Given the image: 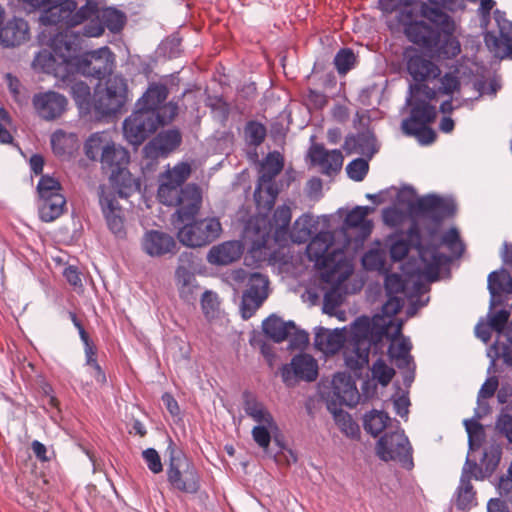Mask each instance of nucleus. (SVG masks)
I'll use <instances>...</instances> for the list:
<instances>
[{
    "mask_svg": "<svg viewBox=\"0 0 512 512\" xmlns=\"http://www.w3.org/2000/svg\"><path fill=\"white\" fill-rule=\"evenodd\" d=\"M437 7L425 6L422 15L425 21H413L405 25L407 39L419 47L431 52L439 59H453L461 52V45L455 33V22L439 7L452 9L455 0H429Z\"/></svg>",
    "mask_w": 512,
    "mask_h": 512,
    "instance_id": "1",
    "label": "nucleus"
},
{
    "mask_svg": "<svg viewBox=\"0 0 512 512\" xmlns=\"http://www.w3.org/2000/svg\"><path fill=\"white\" fill-rule=\"evenodd\" d=\"M191 172L189 163L179 162L159 175L157 198L166 206L177 207L175 215L180 223L193 219L202 203L201 189L196 184L183 186Z\"/></svg>",
    "mask_w": 512,
    "mask_h": 512,
    "instance_id": "2",
    "label": "nucleus"
},
{
    "mask_svg": "<svg viewBox=\"0 0 512 512\" xmlns=\"http://www.w3.org/2000/svg\"><path fill=\"white\" fill-rule=\"evenodd\" d=\"M76 37L68 31L59 32L51 40V50L43 49L36 56L33 64L43 72L65 78L72 72L73 52Z\"/></svg>",
    "mask_w": 512,
    "mask_h": 512,
    "instance_id": "3",
    "label": "nucleus"
},
{
    "mask_svg": "<svg viewBox=\"0 0 512 512\" xmlns=\"http://www.w3.org/2000/svg\"><path fill=\"white\" fill-rule=\"evenodd\" d=\"M169 463L166 469L167 482L172 490L187 494H196L200 487V475L189 458L171 442Z\"/></svg>",
    "mask_w": 512,
    "mask_h": 512,
    "instance_id": "4",
    "label": "nucleus"
},
{
    "mask_svg": "<svg viewBox=\"0 0 512 512\" xmlns=\"http://www.w3.org/2000/svg\"><path fill=\"white\" fill-rule=\"evenodd\" d=\"M128 102V85L121 76H113L104 88L97 87L93 95V109L102 116L120 113Z\"/></svg>",
    "mask_w": 512,
    "mask_h": 512,
    "instance_id": "5",
    "label": "nucleus"
},
{
    "mask_svg": "<svg viewBox=\"0 0 512 512\" xmlns=\"http://www.w3.org/2000/svg\"><path fill=\"white\" fill-rule=\"evenodd\" d=\"M184 226L177 232L178 240L191 248L204 247L216 239L222 233V225L217 217L203 219H191L183 223Z\"/></svg>",
    "mask_w": 512,
    "mask_h": 512,
    "instance_id": "6",
    "label": "nucleus"
},
{
    "mask_svg": "<svg viewBox=\"0 0 512 512\" xmlns=\"http://www.w3.org/2000/svg\"><path fill=\"white\" fill-rule=\"evenodd\" d=\"M376 453L383 461H398L405 469L414 466L413 449L404 431L385 433L377 442Z\"/></svg>",
    "mask_w": 512,
    "mask_h": 512,
    "instance_id": "7",
    "label": "nucleus"
},
{
    "mask_svg": "<svg viewBox=\"0 0 512 512\" xmlns=\"http://www.w3.org/2000/svg\"><path fill=\"white\" fill-rule=\"evenodd\" d=\"M159 126L160 119L157 113L136 107L123 122L124 137L128 143L138 147L154 134Z\"/></svg>",
    "mask_w": 512,
    "mask_h": 512,
    "instance_id": "8",
    "label": "nucleus"
},
{
    "mask_svg": "<svg viewBox=\"0 0 512 512\" xmlns=\"http://www.w3.org/2000/svg\"><path fill=\"white\" fill-rule=\"evenodd\" d=\"M115 56L108 47L86 52L79 57L73 56L72 71L95 79H103L112 73Z\"/></svg>",
    "mask_w": 512,
    "mask_h": 512,
    "instance_id": "9",
    "label": "nucleus"
},
{
    "mask_svg": "<svg viewBox=\"0 0 512 512\" xmlns=\"http://www.w3.org/2000/svg\"><path fill=\"white\" fill-rule=\"evenodd\" d=\"M353 348L346 356V364L351 369H361L369 362L372 339V326L368 317L357 318L352 325Z\"/></svg>",
    "mask_w": 512,
    "mask_h": 512,
    "instance_id": "10",
    "label": "nucleus"
},
{
    "mask_svg": "<svg viewBox=\"0 0 512 512\" xmlns=\"http://www.w3.org/2000/svg\"><path fill=\"white\" fill-rule=\"evenodd\" d=\"M409 209L415 216L425 217L439 224L455 214L456 205L451 199L429 194L409 203Z\"/></svg>",
    "mask_w": 512,
    "mask_h": 512,
    "instance_id": "11",
    "label": "nucleus"
},
{
    "mask_svg": "<svg viewBox=\"0 0 512 512\" xmlns=\"http://www.w3.org/2000/svg\"><path fill=\"white\" fill-rule=\"evenodd\" d=\"M403 63L415 83L428 82L441 76V69L421 50L408 46L403 51Z\"/></svg>",
    "mask_w": 512,
    "mask_h": 512,
    "instance_id": "12",
    "label": "nucleus"
},
{
    "mask_svg": "<svg viewBox=\"0 0 512 512\" xmlns=\"http://www.w3.org/2000/svg\"><path fill=\"white\" fill-rule=\"evenodd\" d=\"M268 278L259 273H250L247 288L242 295L240 311L243 319L251 318L268 297Z\"/></svg>",
    "mask_w": 512,
    "mask_h": 512,
    "instance_id": "13",
    "label": "nucleus"
},
{
    "mask_svg": "<svg viewBox=\"0 0 512 512\" xmlns=\"http://www.w3.org/2000/svg\"><path fill=\"white\" fill-rule=\"evenodd\" d=\"M281 376L286 385H291L294 378L307 382L315 381L318 377L317 361L309 354L295 355L289 364L283 365Z\"/></svg>",
    "mask_w": 512,
    "mask_h": 512,
    "instance_id": "14",
    "label": "nucleus"
},
{
    "mask_svg": "<svg viewBox=\"0 0 512 512\" xmlns=\"http://www.w3.org/2000/svg\"><path fill=\"white\" fill-rule=\"evenodd\" d=\"M331 391L327 401H335L337 405L355 407L360 399V394L352 377L344 372L334 375L331 382Z\"/></svg>",
    "mask_w": 512,
    "mask_h": 512,
    "instance_id": "15",
    "label": "nucleus"
},
{
    "mask_svg": "<svg viewBox=\"0 0 512 512\" xmlns=\"http://www.w3.org/2000/svg\"><path fill=\"white\" fill-rule=\"evenodd\" d=\"M181 142L182 135L179 130L162 131L144 146L143 155L146 159L152 161L160 157H167L180 146Z\"/></svg>",
    "mask_w": 512,
    "mask_h": 512,
    "instance_id": "16",
    "label": "nucleus"
},
{
    "mask_svg": "<svg viewBox=\"0 0 512 512\" xmlns=\"http://www.w3.org/2000/svg\"><path fill=\"white\" fill-rule=\"evenodd\" d=\"M33 106L37 114L45 120H54L66 110L67 99L54 91L35 94Z\"/></svg>",
    "mask_w": 512,
    "mask_h": 512,
    "instance_id": "17",
    "label": "nucleus"
},
{
    "mask_svg": "<svg viewBox=\"0 0 512 512\" xmlns=\"http://www.w3.org/2000/svg\"><path fill=\"white\" fill-rule=\"evenodd\" d=\"M403 322L401 320L395 322L390 320L383 325L379 331V339L386 336L392 340L388 348V355L391 359H406V355L410 354L412 345L408 339L402 337L397 342L395 340L402 335Z\"/></svg>",
    "mask_w": 512,
    "mask_h": 512,
    "instance_id": "18",
    "label": "nucleus"
},
{
    "mask_svg": "<svg viewBox=\"0 0 512 512\" xmlns=\"http://www.w3.org/2000/svg\"><path fill=\"white\" fill-rule=\"evenodd\" d=\"M407 104L411 108L410 115L402 121L401 128L430 124L435 120L437 115L436 108L426 100L410 96L407 99Z\"/></svg>",
    "mask_w": 512,
    "mask_h": 512,
    "instance_id": "19",
    "label": "nucleus"
},
{
    "mask_svg": "<svg viewBox=\"0 0 512 512\" xmlns=\"http://www.w3.org/2000/svg\"><path fill=\"white\" fill-rule=\"evenodd\" d=\"M100 205L109 230L119 238L126 235L122 208L112 194H105L100 198Z\"/></svg>",
    "mask_w": 512,
    "mask_h": 512,
    "instance_id": "20",
    "label": "nucleus"
},
{
    "mask_svg": "<svg viewBox=\"0 0 512 512\" xmlns=\"http://www.w3.org/2000/svg\"><path fill=\"white\" fill-rule=\"evenodd\" d=\"M30 38L28 22L22 18L9 20L0 29V42L4 47H16L25 43Z\"/></svg>",
    "mask_w": 512,
    "mask_h": 512,
    "instance_id": "21",
    "label": "nucleus"
},
{
    "mask_svg": "<svg viewBox=\"0 0 512 512\" xmlns=\"http://www.w3.org/2000/svg\"><path fill=\"white\" fill-rule=\"evenodd\" d=\"M142 248L148 255L159 257L167 253H175L176 242L167 233L150 230L143 237Z\"/></svg>",
    "mask_w": 512,
    "mask_h": 512,
    "instance_id": "22",
    "label": "nucleus"
},
{
    "mask_svg": "<svg viewBox=\"0 0 512 512\" xmlns=\"http://www.w3.org/2000/svg\"><path fill=\"white\" fill-rule=\"evenodd\" d=\"M343 149L348 153H360L371 159L378 152L376 137L374 133L366 129L357 135L349 134L346 136Z\"/></svg>",
    "mask_w": 512,
    "mask_h": 512,
    "instance_id": "23",
    "label": "nucleus"
},
{
    "mask_svg": "<svg viewBox=\"0 0 512 512\" xmlns=\"http://www.w3.org/2000/svg\"><path fill=\"white\" fill-rule=\"evenodd\" d=\"M487 282V288L491 296L489 308L494 309L502 304V294H512V276L506 269L501 268L491 272L488 275Z\"/></svg>",
    "mask_w": 512,
    "mask_h": 512,
    "instance_id": "24",
    "label": "nucleus"
},
{
    "mask_svg": "<svg viewBox=\"0 0 512 512\" xmlns=\"http://www.w3.org/2000/svg\"><path fill=\"white\" fill-rule=\"evenodd\" d=\"M243 409L245 414L258 424L275 426V419L266 405L258 399L251 391L245 390L242 393Z\"/></svg>",
    "mask_w": 512,
    "mask_h": 512,
    "instance_id": "25",
    "label": "nucleus"
},
{
    "mask_svg": "<svg viewBox=\"0 0 512 512\" xmlns=\"http://www.w3.org/2000/svg\"><path fill=\"white\" fill-rule=\"evenodd\" d=\"M310 155L312 161L317 163L326 175L336 173L342 168L344 158L338 149L327 151L323 145L315 144L310 150Z\"/></svg>",
    "mask_w": 512,
    "mask_h": 512,
    "instance_id": "26",
    "label": "nucleus"
},
{
    "mask_svg": "<svg viewBox=\"0 0 512 512\" xmlns=\"http://www.w3.org/2000/svg\"><path fill=\"white\" fill-rule=\"evenodd\" d=\"M129 160V152L124 147L114 142H110L109 146L106 147L100 157L102 169L109 171L110 176L127 169L126 166Z\"/></svg>",
    "mask_w": 512,
    "mask_h": 512,
    "instance_id": "27",
    "label": "nucleus"
},
{
    "mask_svg": "<svg viewBox=\"0 0 512 512\" xmlns=\"http://www.w3.org/2000/svg\"><path fill=\"white\" fill-rule=\"evenodd\" d=\"M333 244V236L330 232L321 231L311 239L307 245V256L311 261L318 265L326 267L331 260L329 249Z\"/></svg>",
    "mask_w": 512,
    "mask_h": 512,
    "instance_id": "28",
    "label": "nucleus"
},
{
    "mask_svg": "<svg viewBox=\"0 0 512 512\" xmlns=\"http://www.w3.org/2000/svg\"><path fill=\"white\" fill-rule=\"evenodd\" d=\"M374 212V208L370 206H357L353 208L345 217L343 228L358 229L359 237L364 240L372 232L373 223L367 219V216Z\"/></svg>",
    "mask_w": 512,
    "mask_h": 512,
    "instance_id": "29",
    "label": "nucleus"
},
{
    "mask_svg": "<svg viewBox=\"0 0 512 512\" xmlns=\"http://www.w3.org/2000/svg\"><path fill=\"white\" fill-rule=\"evenodd\" d=\"M46 9L40 16L43 25H61L69 28V16L77 9V3L74 0H67L61 5L44 6ZM70 34H72L68 29Z\"/></svg>",
    "mask_w": 512,
    "mask_h": 512,
    "instance_id": "30",
    "label": "nucleus"
},
{
    "mask_svg": "<svg viewBox=\"0 0 512 512\" xmlns=\"http://www.w3.org/2000/svg\"><path fill=\"white\" fill-rule=\"evenodd\" d=\"M243 253L242 244L239 241H227L213 246L207 259L211 264L228 265L238 260Z\"/></svg>",
    "mask_w": 512,
    "mask_h": 512,
    "instance_id": "31",
    "label": "nucleus"
},
{
    "mask_svg": "<svg viewBox=\"0 0 512 512\" xmlns=\"http://www.w3.org/2000/svg\"><path fill=\"white\" fill-rule=\"evenodd\" d=\"M419 256L423 263V267L418 271L419 274L430 282L438 280L440 267L447 260L446 255L440 253L437 248H421Z\"/></svg>",
    "mask_w": 512,
    "mask_h": 512,
    "instance_id": "32",
    "label": "nucleus"
},
{
    "mask_svg": "<svg viewBox=\"0 0 512 512\" xmlns=\"http://www.w3.org/2000/svg\"><path fill=\"white\" fill-rule=\"evenodd\" d=\"M345 335L341 330L333 331L320 327L315 333L314 345L325 354H335L343 347Z\"/></svg>",
    "mask_w": 512,
    "mask_h": 512,
    "instance_id": "33",
    "label": "nucleus"
},
{
    "mask_svg": "<svg viewBox=\"0 0 512 512\" xmlns=\"http://www.w3.org/2000/svg\"><path fill=\"white\" fill-rule=\"evenodd\" d=\"M168 93L166 85L152 83L142 97L138 99L136 107L141 110H152V112L157 113L158 108L167 99Z\"/></svg>",
    "mask_w": 512,
    "mask_h": 512,
    "instance_id": "34",
    "label": "nucleus"
},
{
    "mask_svg": "<svg viewBox=\"0 0 512 512\" xmlns=\"http://www.w3.org/2000/svg\"><path fill=\"white\" fill-rule=\"evenodd\" d=\"M175 279L180 298L187 303H192L199 289L195 275L186 267L179 266L175 272Z\"/></svg>",
    "mask_w": 512,
    "mask_h": 512,
    "instance_id": "35",
    "label": "nucleus"
},
{
    "mask_svg": "<svg viewBox=\"0 0 512 512\" xmlns=\"http://www.w3.org/2000/svg\"><path fill=\"white\" fill-rule=\"evenodd\" d=\"M262 328L268 338L280 343L288 338L292 329H295V323L293 321L285 322L280 317L271 315L263 321Z\"/></svg>",
    "mask_w": 512,
    "mask_h": 512,
    "instance_id": "36",
    "label": "nucleus"
},
{
    "mask_svg": "<svg viewBox=\"0 0 512 512\" xmlns=\"http://www.w3.org/2000/svg\"><path fill=\"white\" fill-rule=\"evenodd\" d=\"M278 194L279 189L275 181L262 182L261 179L257 180L254 200L258 209L270 211L274 207Z\"/></svg>",
    "mask_w": 512,
    "mask_h": 512,
    "instance_id": "37",
    "label": "nucleus"
},
{
    "mask_svg": "<svg viewBox=\"0 0 512 512\" xmlns=\"http://www.w3.org/2000/svg\"><path fill=\"white\" fill-rule=\"evenodd\" d=\"M342 405H337L335 401H327V409L333 415V419L339 429L349 437L359 435V426L353 421L349 413L341 409Z\"/></svg>",
    "mask_w": 512,
    "mask_h": 512,
    "instance_id": "38",
    "label": "nucleus"
},
{
    "mask_svg": "<svg viewBox=\"0 0 512 512\" xmlns=\"http://www.w3.org/2000/svg\"><path fill=\"white\" fill-rule=\"evenodd\" d=\"M66 205L63 195H55L50 199L39 200V216L44 222H51L60 217Z\"/></svg>",
    "mask_w": 512,
    "mask_h": 512,
    "instance_id": "39",
    "label": "nucleus"
},
{
    "mask_svg": "<svg viewBox=\"0 0 512 512\" xmlns=\"http://www.w3.org/2000/svg\"><path fill=\"white\" fill-rule=\"evenodd\" d=\"M284 159L277 151L270 152L261 164L260 175L258 179L262 182L274 181L275 177L282 171Z\"/></svg>",
    "mask_w": 512,
    "mask_h": 512,
    "instance_id": "40",
    "label": "nucleus"
},
{
    "mask_svg": "<svg viewBox=\"0 0 512 512\" xmlns=\"http://www.w3.org/2000/svg\"><path fill=\"white\" fill-rule=\"evenodd\" d=\"M110 179L116 187L117 194L121 198H128L131 194L140 189V183L127 169L110 176Z\"/></svg>",
    "mask_w": 512,
    "mask_h": 512,
    "instance_id": "41",
    "label": "nucleus"
},
{
    "mask_svg": "<svg viewBox=\"0 0 512 512\" xmlns=\"http://www.w3.org/2000/svg\"><path fill=\"white\" fill-rule=\"evenodd\" d=\"M455 505L459 510H469L476 505V491L467 479H460L456 492Z\"/></svg>",
    "mask_w": 512,
    "mask_h": 512,
    "instance_id": "42",
    "label": "nucleus"
},
{
    "mask_svg": "<svg viewBox=\"0 0 512 512\" xmlns=\"http://www.w3.org/2000/svg\"><path fill=\"white\" fill-rule=\"evenodd\" d=\"M104 29L112 33H119L126 24V15L115 8H106L99 12Z\"/></svg>",
    "mask_w": 512,
    "mask_h": 512,
    "instance_id": "43",
    "label": "nucleus"
},
{
    "mask_svg": "<svg viewBox=\"0 0 512 512\" xmlns=\"http://www.w3.org/2000/svg\"><path fill=\"white\" fill-rule=\"evenodd\" d=\"M110 142L104 133L92 134L85 142V155L90 160H97L98 157H101L106 147L109 146Z\"/></svg>",
    "mask_w": 512,
    "mask_h": 512,
    "instance_id": "44",
    "label": "nucleus"
},
{
    "mask_svg": "<svg viewBox=\"0 0 512 512\" xmlns=\"http://www.w3.org/2000/svg\"><path fill=\"white\" fill-rule=\"evenodd\" d=\"M389 420L390 418L387 413L374 410L365 415L364 429L372 436L376 437L385 429Z\"/></svg>",
    "mask_w": 512,
    "mask_h": 512,
    "instance_id": "45",
    "label": "nucleus"
},
{
    "mask_svg": "<svg viewBox=\"0 0 512 512\" xmlns=\"http://www.w3.org/2000/svg\"><path fill=\"white\" fill-rule=\"evenodd\" d=\"M267 135L266 127L258 121H248L244 127V137L250 146H260Z\"/></svg>",
    "mask_w": 512,
    "mask_h": 512,
    "instance_id": "46",
    "label": "nucleus"
},
{
    "mask_svg": "<svg viewBox=\"0 0 512 512\" xmlns=\"http://www.w3.org/2000/svg\"><path fill=\"white\" fill-rule=\"evenodd\" d=\"M501 454V448L494 445L484 451L480 466L483 468L485 478L490 477L494 473L499 465Z\"/></svg>",
    "mask_w": 512,
    "mask_h": 512,
    "instance_id": "47",
    "label": "nucleus"
},
{
    "mask_svg": "<svg viewBox=\"0 0 512 512\" xmlns=\"http://www.w3.org/2000/svg\"><path fill=\"white\" fill-rule=\"evenodd\" d=\"M61 189V184L57 179L43 175L37 185L39 200L50 199L55 195H62Z\"/></svg>",
    "mask_w": 512,
    "mask_h": 512,
    "instance_id": "48",
    "label": "nucleus"
},
{
    "mask_svg": "<svg viewBox=\"0 0 512 512\" xmlns=\"http://www.w3.org/2000/svg\"><path fill=\"white\" fill-rule=\"evenodd\" d=\"M98 13V5L92 0H88L85 5L78 10L75 9L69 16V28L82 24L84 21L92 18Z\"/></svg>",
    "mask_w": 512,
    "mask_h": 512,
    "instance_id": "49",
    "label": "nucleus"
},
{
    "mask_svg": "<svg viewBox=\"0 0 512 512\" xmlns=\"http://www.w3.org/2000/svg\"><path fill=\"white\" fill-rule=\"evenodd\" d=\"M428 125L429 124H424L402 128V131L407 136L415 137L421 145H430L436 140V133Z\"/></svg>",
    "mask_w": 512,
    "mask_h": 512,
    "instance_id": "50",
    "label": "nucleus"
},
{
    "mask_svg": "<svg viewBox=\"0 0 512 512\" xmlns=\"http://www.w3.org/2000/svg\"><path fill=\"white\" fill-rule=\"evenodd\" d=\"M464 426L468 433L470 449L479 448L485 436L483 425L479 422V419L475 417L465 419Z\"/></svg>",
    "mask_w": 512,
    "mask_h": 512,
    "instance_id": "51",
    "label": "nucleus"
},
{
    "mask_svg": "<svg viewBox=\"0 0 512 512\" xmlns=\"http://www.w3.org/2000/svg\"><path fill=\"white\" fill-rule=\"evenodd\" d=\"M291 218L292 213L290 207L282 205L275 210L272 221L276 227V237H278L280 234H287Z\"/></svg>",
    "mask_w": 512,
    "mask_h": 512,
    "instance_id": "52",
    "label": "nucleus"
},
{
    "mask_svg": "<svg viewBox=\"0 0 512 512\" xmlns=\"http://www.w3.org/2000/svg\"><path fill=\"white\" fill-rule=\"evenodd\" d=\"M277 430L276 422L274 427H269L267 424H258L252 429V438L259 447L266 450L271 443V433Z\"/></svg>",
    "mask_w": 512,
    "mask_h": 512,
    "instance_id": "53",
    "label": "nucleus"
},
{
    "mask_svg": "<svg viewBox=\"0 0 512 512\" xmlns=\"http://www.w3.org/2000/svg\"><path fill=\"white\" fill-rule=\"evenodd\" d=\"M356 58L350 48L340 49L334 57V65L339 74H346L355 64Z\"/></svg>",
    "mask_w": 512,
    "mask_h": 512,
    "instance_id": "54",
    "label": "nucleus"
},
{
    "mask_svg": "<svg viewBox=\"0 0 512 512\" xmlns=\"http://www.w3.org/2000/svg\"><path fill=\"white\" fill-rule=\"evenodd\" d=\"M371 373L374 379H376L381 385L386 386L395 375V370L388 366L384 360L378 359L373 364Z\"/></svg>",
    "mask_w": 512,
    "mask_h": 512,
    "instance_id": "55",
    "label": "nucleus"
},
{
    "mask_svg": "<svg viewBox=\"0 0 512 512\" xmlns=\"http://www.w3.org/2000/svg\"><path fill=\"white\" fill-rule=\"evenodd\" d=\"M493 309H490L487 318L490 323V326L493 331L501 334L506 329L507 325L510 323L509 318L511 312L507 309H501L497 312H492Z\"/></svg>",
    "mask_w": 512,
    "mask_h": 512,
    "instance_id": "56",
    "label": "nucleus"
},
{
    "mask_svg": "<svg viewBox=\"0 0 512 512\" xmlns=\"http://www.w3.org/2000/svg\"><path fill=\"white\" fill-rule=\"evenodd\" d=\"M70 93L74 101L80 107L90 104V87L83 81L74 82L70 87Z\"/></svg>",
    "mask_w": 512,
    "mask_h": 512,
    "instance_id": "57",
    "label": "nucleus"
},
{
    "mask_svg": "<svg viewBox=\"0 0 512 512\" xmlns=\"http://www.w3.org/2000/svg\"><path fill=\"white\" fill-rule=\"evenodd\" d=\"M343 297L337 286L332 287L324 294L323 312L332 316L335 310L342 304Z\"/></svg>",
    "mask_w": 512,
    "mask_h": 512,
    "instance_id": "58",
    "label": "nucleus"
},
{
    "mask_svg": "<svg viewBox=\"0 0 512 512\" xmlns=\"http://www.w3.org/2000/svg\"><path fill=\"white\" fill-rule=\"evenodd\" d=\"M369 170L368 161L363 158H357L351 161L347 167L346 171L348 176L354 181H362Z\"/></svg>",
    "mask_w": 512,
    "mask_h": 512,
    "instance_id": "59",
    "label": "nucleus"
},
{
    "mask_svg": "<svg viewBox=\"0 0 512 512\" xmlns=\"http://www.w3.org/2000/svg\"><path fill=\"white\" fill-rule=\"evenodd\" d=\"M439 78L440 85L438 86V91L443 95H451L456 91L460 90V80L457 75L452 72L445 73L442 77Z\"/></svg>",
    "mask_w": 512,
    "mask_h": 512,
    "instance_id": "60",
    "label": "nucleus"
},
{
    "mask_svg": "<svg viewBox=\"0 0 512 512\" xmlns=\"http://www.w3.org/2000/svg\"><path fill=\"white\" fill-rule=\"evenodd\" d=\"M409 92L410 96L420 97L422 100H426L428 103H430L432 100H435L437 98V94L439 93L438 88H431L425 82L410 84Z\"/></svg>",
    "mask_w": 512,
    "mask_h": 512,
    "instance_id": "61",
    "label": "nucleus"
},
{
    "mask_svg": "<svg viewBox=\"0 0 512 512\" xmlns=\"http://www.w3.org/2000/svg\"><path fill=\"white\" fill-rule=\"evenodd\" d=\"M405 281L397 273L387 274L384 281L386 295H399L405 291Z\"/></svg>",
    "mask_w": 512,
    "mask_h": 512,
    "instance_id": "62",
    "label": "nucleus"
},
{
    "mask_svg": "<svg viewBox=\"0 0 512 512\" xmlns=\"http://www.w3.org/2000/svg\"><path fill=\"white\" fill-rule=\"evenodd\" d=\"M219 302L217 295L211 291H205L201 298V307L207 318H212L218 310Z\"/></svg>",
    "mask_w": 512,
    "mask_h": 512,
    "instance_id": "63",
    "label": "nucleus"
},
{
    "mask_svg": "<svg viewBox=\"0 0 512 512\" xmlns=\"http://www.w3.org/2000/svg\"><path fill=\"white\" fill-rule=\"evenodd\" d=\"M496 429L512 443V415L503 409L496 421Z\"/></svg>",
    "mask_w": 512,
    "mask_h": 512,
    "instance_id": "64",
    "label": "nucleus"
}]
</instances>
